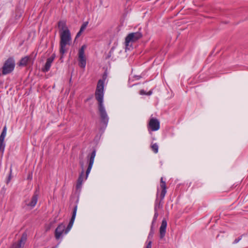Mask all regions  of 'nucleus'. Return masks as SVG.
Returning <instances> with one entry per match:
<instances>
[{
	"label": "nucleus",
	"mask_w": 248,
	"mask_h": 248,
	"mask_svg": "<svg viewBox=\"0 0 248 248\" xmlns=\"http://www.w3.org/2000/svg\"><path fill=\"white\" fill-rule=\"evenodd\" d=\"M58 26L60 36V52L62 55H62L67 51L66 46L70 45L72 38L70 30L66 25L65 21H60L58 22Z\"/></svg>",
	"instance_id": "obj_1"
},
{
	"label": "nucleus",
	"mask_w": 248,
	"mask_h": 248,
	"mask_svg": "<svg viewBox=\"0 0 248 248\" xmlns=\"http://www.w3.org/2000/svg\"><path fill=\"white\" fill-rule=\"evenodd\" d=\"M104 81L99 80L98 81L95 93V99L98 102V109L102 120L106 123L108 121V116L103 105Z\"/></svg>",
	"instance_id": "obj_2"
},
{
	"label": "nucleus",
	"mask_w": 248,
	"mask_h": 248,
	"mask_svg": "<svg viewBox=\"0 0 248 248\" xmlns=\"http://www.w3.org/2000/svg\"><path fill=\"white\" fill-rule=\"evenodd\" d=\"M142 37V34L140 32H132L129 33L125 38V44L126 49L128 48L130 43L134 42L140 39Z\"/></svg>",
	"instance_id": "obj_3"
},
{
	"label": "nucleus",
	"mask_w": 248,
	"mask_h": 248,
	"mask_svg": "<svg viewBox=\"0 0 248 248\" xmlns=\"http://www.w3.org/2000/svg\"><path fill=\"white\" fill-rule=\"evenodd\" d=\"M15 61L12 58H9L4 63L2 67V73L6 75L11 72L15 67Z\"/></svg>",
	"instance_id": "obj_4"
},
{
	"label": "nucleus",
	"mask_w": 248,
	"mask_h": 248,
	"mask_svg": "<svg viewBox=\"0 0 248 248\" xmlns=\"http://www.w3.org/2000/svg\"><path fill=\"white\" fill-rule=\"evenodd\" d=\"M66 230L65 225L62 223L60 224L55 230V236L57 239H59L62 236V234H65Z\"/></svg>",
	"instance_id": "obj_5"
},
{
	"label": "nucleus",
	"mask_w": 248,
	"mask_h": 248,
	"mask_svg": "<svg viewBox=\"0 0 248 248\" xmlns=\"http://www.w3.org/2000/svg\"><path fill=\"white\" fill-rule=\"evenodd\" d=\"M148 126L152 131H157L160 128L159 122L156 119L151 118L149 122Z\"/></svg>",
	"instance_id": "obj_6"
},
{
	"label": "nucleus",
	"mask_w": 248,
	"mask_h": 248,
	"mask_svg": "<svg viewBox=\"0 0 248 248\" xmlns=\"http://www.w3.org/2000/svg\"><path fill=\"white\" fill-rule=\"evenodd\" d=\"M7 128L5 126L3 129L2 132L0 136V152L2 154L4 151L5 143L4 140L6 135Z\"/></svg>",
	"instance_id": "obj_7"
},
{
	"label": "nucleus",
	"mask_w": 248,
	"mask_h": 248,
	"mask_svg": "<svg viewBox=\"0 0 248 248\" xmlns=\"http://www.w3.org/2000/svg\"><path fill=\"white\" fill-rule=\"evenodd\" d=\"M7 128L5 126L3 129L2 132L0 136V152L2 154L4 151L5 143L4 140L6 135Z\"/></svg>",
	"instance_id": "obj_8"
},
{
	"label": "nucleus",
	"mask_w": 248,
	"mask_h": 248,
	"mask_svg": "<svg viewBox=\"0 0 248 248\" xmlns=\"http://www.w3.org/2000/svg\"><path fill=\"white\" fill-rule=\"evenodd\" d=\"M27 240V235L23 234L20 239L17 242L15 243L11 248H23Z\"/></svg>",
	"instance_id": "obj_9"
},
{
	"label": "nucleus",
	"mask_w": 248,
	"mask_h": 248,
	"mask_svg": "<svg viewBox=\"0 0 248 248\" xmlns=\"http://www.w3.org/2000/svg\"><path fill=\"white\" fill-rule=\"evenodd\" d=\"M33 62V60L31 56H25L21 59L19 62L18 65L20 66H25L29 64H32Z\"/></svg>",
	"instance_id": "obj_10"
},
{
	"label": "nucleus",
	"mask_w": 248,
	"mask_h": 248,
	"mask_svg": "<svg viewBox=\"0 0 248 248\" xmlns=\"http://www.w3.org/2000/svg\"><path fill=\"white\" fill-rule=\"evenodd\" d=\"M80 165L82 168V170L81 174H80V175L78 178V180L77 184V188H80L81 187L82 182L84 181V180L86 179V178H83V175H84V168H83V166H84L83 162L82 161H80ZM85 177H86V176Z\"/></svg>",
	"instance_id": "obj_11"
},
{
	"label": "nucleus",
	"mask_w": 248,
	"mask_h": 248,
	"mask_svg": "<svg viewBox=\"0 0 248 248\" xmlns=\"http://www.w3.org/2000/svg\"><path fill=\"white\" fill-rule=\"evenodd\" d=\"M55 58V55L53 54L49 58L46 60V63L44 67L42 69L43 72H46L50 69L51 65Z\"/></svg>",
	"instance_id": "obj_12"
},
{
	"label": "nucleus",
	"mask_w": 248,
	"mask_h": 248,
	"mask_svg": "<svg viewBox=\"0 0 248 248\" xmlns=\"http://www.w3.org/2000/svg\"><path fill=\"white\" fill-rule=\"evenodd\" d=\"M77 209H78L77 206H76L74 207L71 219L69 223L68 226L66 228V230L65 231V234L67 233L73 226V223H74V220H75V219L76 217Z\"/></svg>",
	"instance_id": "obj_13"
},
{
	"label": "nucleus",
	"mask_w": 248,
	"mask_h": 248,
	"mask_svg": "<svg viewBox=\"0 0 248 248\" xmlns=\"http://www.w3.org/2000/svg\"><path fill=\"white\" fill-rule=\"evenodd\" d=\"M95 155H96L95 151H93L91 155L90 158L89 164L88 167V169H87V170H86V179L87 178L88 175L90 173L91 170L92 168V167H93V164L94 162V158L95 156Z\"/></svg>",
	"instance_id": "obj_14"
},
{
	"label": "nucleus",
	"mask_w": 248,
	"mask_h": 248,
	"mask_svg": "<svg viewBox=\"0 0 248 248\" xmlns=\"http://www.w3.org/2000/svg\"><path fill=\"white\" fill-rule=\"evenodd\" d=\"M167 225V221L165 219H163L162 221L161 225L159 229L160 237L161 239L165 235Z\"/></svg>",
	"instance_id": "obj_15"
},
{
	"label": "nucleus",
	"mask_w": 248,
	"mask_h": 248,
	"mask_svg": "<svg viewBox=\"0 0 248 248\" xmlns=\"http://www.w3.org/2000/svg\"><path fill=\"white\" fill-rule=\"evenodd\" d=\"M38 197L36 194H34L31 198V201L27 203L26 204L31 208L33 207L36 204L37 202Z\"/></svg>",
	"instance_id": "obj_16"
},
{
	"label": "nucleus",
	"mask_w": 248,
	"mask_h": 248,
	"mask_svg": "<svg viewBox=\"0 0 248 248\" xmlns=\"http://www.w3.org/2000/svg\"><path fill=\"white\" fill-rule=\"evenodd\" d=\"M86 48L85 45H83L78 50V58H86L85 55V49Z\"/></svg>",
	"instance_id": "obj_17"
},
{
	"label": "nucleus",
	"mask_w": 248,
	"mask_h": 248,
	"mask_svg": "<svg viewBox=\"0 0 248 248\" xmlns=\"http://www.w3.org/2000/svg\"><path fill=\"white\" fill-rule=\"evenodd\" d=\"M79 66L81 68H85L86 64V58H78Z\"/></svg>",
	"instance_id": "obj_18"
},
{
	"label": "nucleus",
	"mask_w": 248,
	"mask_h": 248,
	"mask_svg": "<svg viewBox=\"0 0 248 248\" xmlns=\"http://www.w3.org/2000/svg\"><path fill=\"white\" fill-rule=\"evenodd\" d=\"M151 147L152 150L156 154V153H158V146L156 143H154V144H152Z\"/></svg>",
	"instance_id": "obj_19"
},
{
	"label": "nucleus",
	"mask_w": 248,
	"mask_h": 248,
	"mask_svg": "<svg viewBox=\"0 0 248 248\" xmlns=\"http://www.w3.org/2000/svg\"><path fill=\"white\" fill-rule=\"evenodd\" d=\"M160 187L162 189H166V183L163 181L162 177L160 179Z\"/></svg>",
	"instance_id": "obj_20"
},
{
	"label": "nucleus",
	"mask_w": 248,
	"mask_h": 248,
	"mask_svg": "<svg viewBox=\"0 0 248 248\" xmlns=\"http://www.w3.org/2000/svg\"><path fill=\"white\" fill-rule=\"evenodd\" d=\"M88 25V22H85L81 26L80 29V31H84V30L86 29L87 26Z\"/></svg>",
	"instance_id": "obj_21"
},
{
	"label": "nucleus",
	"mask_w": 248,
	"mask_h": 248,
	"mask_svg": "<svg viewBox=\"0 0 248 248\" xmlns=\"http://www.w3.org/2000/svg\"><path fill=\"white\" fill-rule=\"evenodd\" d=\"M166 192H167L166 189H162V191H161V192L160 194V197H161V199H164Z\"/></svg>",
	"instance_id": "obj_22"
},
{
	"label": "nucleus",
	"mask_w": 248,
	"mask_h": 248,
	"mask_svg": "<svg viewBox=\"0 0 248 248\" xmlns=\"http://www.w3.org/2000/svg\"><path fill=\"white\" fill-rule=\"evenodd\" d=\"M154 233V232L153 230V226H152L151 228L150 232L149 234L148 238L152 237Z\"/></svg>",
	"instance_id": "obj_23"
},
{
	"label": "nucleus",
	"mask_w": 248,
	"mask_h": 248,
	"mask_svg": "<svg viewBox=\"0 0 248 248\" xmlns=\"http://www.w3.org/2000/svg\"><path fill=\"white\" fill-rule=\"evenodd\" d=\"M155 211H156V207H155ZM157 217H158V213H157L156 211H155V215H154V220H153V221H155V219H156Z\"/></svg>",
	"instance_id": "obj_24"
},
{
	"label": "nucleus",
	"mask_w": 248,
	"mask_h": 248,
	"mask_svg": "<svg viewBox=\"0 0 248 248\" xmlns=\"http://www.w3.org/2000/svg\"><path fill=\"white\" fill-rule=\"evenodd\" d=\"M152 248V241H150L148 242V244L145 248Z\"/></svg>",
	"instance_id": "obj_25"
},
{
	"label": "nucleus",
	"mask_w": 248,
	"mask_h": 248,
	"mask_svg": "<svg viewBox=\"0 0 248 248\" xmlns=\"http://www.w3.org/2000/svg\"><path fill=\"white\" fill-rule=\"evenodd\" d=\"M82 32V31H81L79 30V31L78 32V33H77V34L76 35V38L79 37L81 35Z\"/></svg>",
	"instance_id": "obj_26"
},
{
	"label": "nucleus",
	"mask_w": 248,
	"mask_h": 248,
	"mask_svg": "<svg viewBox=\"0 0 248 248\" xmlns=\"http://www.w3.org/2000/svg\"><path fill=\"white\" fill-rule=\"evenodd\" d=\"M140 94H141V95H143V94H146V93H145V92H144V90H141L140 91Z\"/></svg>",
	"instance_id": "obj_27"
},
{
	"label": "nucleus",
	"mask_w": 248,
	"mask_h": 248,
	"mask_svg": "<svg viewBox=\"0 0 248 248\" xmlns=\"http://www.w3.org/2000/svg\"><path fill=\"white\" fill-rule=\"evenodd\" d=\"M240 239H236L234 241V243H237L239 242V241L240 240Z\"/></svg>",
	"instance_id": "obj_28"
},
{
	"label": "nucleus",
	"mask_w": 248,
	"mask_h": 248,
	"mask_svg": "<svg viewBox=\"0 0 248 248\" xmlns=\"http://www.w3.org/2000/svg\"><path fill=\"white\" fill-rule=\"evenodd\" d=\"M31 176L30 174H29L28 177V179H31Z\"/></svg>",
	"instance_id": "obj_29"
},
{
	"label": "nucleus",
	"mask_w": 248,
	"mask_h": 248,
	"mask_svg": "<svg viewBox=\"0 0 248 248\" xmlns=\"http://www.w3.org/2000/svg\"><path fill=\"white\" fill-rule=\"evenodd\" d=\"M151 93H152V92H151V91H150V92L148 93V95H150V94H151Z\"/></svg>",
	"instance_id": "obj_30"
}]
</instances>
